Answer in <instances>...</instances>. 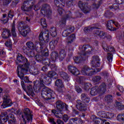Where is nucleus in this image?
<instances>
[{
    "label": "nucleus",
    "instance_id": "f257e3e1",
    "mask_svg": "<svg viewBox=\"0 0 124 124\" xmlns=\"http://www.w3.org/2000/svg\"><path fill=\"white\" fill-rule=\"evenodd\" d=\"M16 63L18 65L16 69V73L20 79L23 80L25 83H29L30 80L28 77H25V74L28 73L30 68V63L26 57L22 54H18L17 56Z\"/></svg>",
    "mask_w": 124,
    "mask_h": 124
},
{
    "label": "nucleus",
    "instance_id": "f03ea898",
    "mask_svg": "<svg viewBox=\"0 0 124 124\" xmlns=\"http://www.w3.org/2000/svg\"><path fill=\"white\" fill-rule=\"evenodd\" d=\"M40 81L36 80V81H33V88L34 90H36L37 93L41 91V88L44 87V84L43 82H45L46 85H50L52 82V78L49 77L47 75H45V74L41 73L40 75L39 78Z\"/></svg>",
    "mask_w": 124,
    "mask_h": 124
},
{
    "label": "nucleus",
    "instance_id": "7ed1b4c3",
    "mask_svg": "<svg viewBox=\"0 0 124 124\" xmlns=\"http://www.w3.org/2000/svg\"><path fill=\"white\" fill-rule=\"evenodd\" d=\"M56 104V109H52L51 113L54 114L56 118L61 119L63 114V113H62L63 108L65 111H67L68 110V106L65 104H63V103L60 100L57 101Z\"/></svg>",
    "mask_w": 124,
    "mask_h": 124
},
{
    "label": "nucleus",
    "instance_id": "20e7f679",
    "mask_svg": "<svg viewBox=\"0 0 124 124\" xmlns=\"http://www.w3.org/2000/svg\"><path fill=\"white\" fill-rule=\"evenodd\" d=\"M42 96L48 102H54L55 99V92L47 87L44 88L42 90Z\"/></svg>",
    "mask_w": 124,
    "mask_h": 124
},
{
    "label": "nucleus",
    "instance_id": "39448f33",
    "mask_svg": "<svg viewBox=\"0 0 124 124\" xmlns=\"http://www.w3.org/2000/svg\"><path fill=\"white\" fill-rule=\"evenodd\" d=\"M18 31L22 35V36L26 37L29 33V31H30V28L29 26L25 24V22L22 21L18 23L17 26Z\"/></svg>",
    "mask_w": 124,
    "mask_h": 124
},
{
    "label": "nucleus",
    "instance_id": "423d86ee",
    "mask_svg": "<svg viewBox=\"0 0 124 124\" xmlns=\"http://www.w3.org/2000/svg\"><path fill=\"white\" fill-rule=\"evenodd\" d=\"M24 124H27V123H30L32 121V115L31 112V110L29 108H25L23 110V114L21 115Z\"/></svg>",
    "mask_w": 124,
    "mask_h": 124
},
{
    "label": "nucleus",
    "instance_id": "0eeeda50",
    "mask_svg": "<svg viewBox=\"0 0 124 124\" xmlns=\"http://www.w3.org/2000/svg\"><path fill=\"white\" fill-rule=\"evenodd\" d=\"M41 13L44 15H46L47 17H50L52 16V11L51 10V7L48 4H44L42 5L41 10Z\"/></svg>",
    "mask_w": 124,
    "mask_h": 124
},
{
    "label": "nucleus",
    "instance_id": "6e6552de",
    "mask_svg": "<svg viewBox=\"0 0 124 124\" xmlns=\"http://www.w3.org/2000/svg\"><path fill=\"white\" fill-rule=\"evenodd\" d=\"M78 7L82 10L83 13L87 14L91 12V8L88 5V3H84L82 1H79L78 3Z\"/></svg>",
    "mask_w": 124,
    "mask_h": 124
},
{
    "label": "nucleus",
    "instance_id": "1a4fd4ad",
    "mask_svg": "<svg viewBox=\"0 0 124 124\" xmlns=\"http://www.w3.org/2000/svg\"><path fill=\"white\" fill-rule=\"evenodd\" d=\"M93 51V47L90 46V45H84L81 47V52L80 54L83 56H86L88 54H90V53Z\"/></svg>",
    "mask_w": 124,
    "mask_h": 124
},
{
    "label": "nucleus",
    "instance_id": "9d476101",
    "mask_svg": "<svg viewBox=\"0 0 124 124\" xmlns=\"http://www.w3.org/2000/svg\"><path fill=\"white\" fill-rule=\"evenodd\" d=\"M39 39L41 42H49V32H41L39 36Z\"/></svg>",
    "mask_w": 124,
    "mask_h": 124
},
{
    "label": "nucleus",
    "instance_id": "9b49d317",
    "mask_svg": "<svg viewBox=\"0 0 124 124\" xmlns=\"http://www.w3.org/2000/svg\"><path fill=\"white\" fill-rule=\"evenodd\" d=\"M76 107L79 111H81V112H85L87 111V106L86 105V103H83L81 100H77L76 101Z\"/></svg>",
    "mask_w": 124,
    "mask_h": 124
},
{
    "label": "nucleus",
    "instance_id": "f8f14e48",
    "mask_svg": "<svg viewBox=\"0 0 124 124\" xmlns=\"http://www.w3.org/2000/svg\"><path fill=\"white\" fill-rule=\"evenodd\" d=\"M74 30H75L74 26L71 25L66 26L62 33V36L63 37L68 36V34H70V33L74 31Z\"/></svg>",
    "mask_w": 124,
    "mask_h": 124
},
{
    "label": "nucleus",
    "instance_id": "ddd939ff",
    "mask_svg": "<svg viewBox=\"0 0 124 124\" xmlns=\"http://www.w3.org/2000/svg\"><path fill=\"white\" fill-rule=\"evenodd\" d=\"M40 52L42 54L43 56L45 57H48L49 56V52L48 49L46 48V46L43 42H40Z\"/></svg>",
    "mask_w": 124,
    "mask_h": 124
},
{
    "label": "nucleus",
    "instance_id": "4468645a",
    "mask_svg": "<svg viewBox=\"0 0 124 124\" xmlns=\"http://www.w3.org/2000/svg\"><path fill=\"white\" fill-rule=\"evenodd\" d=\"M99 57L97 56H93L92 57L91 63L93 67H99L100 62H99Z\"/></svg>",
    "mask_w": 124,
    "mask_h": 124
},
{
    "label": "nucleus",
    "instance_id": "2eb2a0df",
    "mask_svg": "<svg viewBox=\"0 0 124 124\" xmlns=\"http://www.w3.org/2000/svg\"><path fill=\"white\" fill-rule=\"evenodd\" d=\"M8 120V114L7 112L3 111L0 115V124H4Z\"/></svg>",
    "mask_w": 124,
    "mask_h": 124
},
{
    "label": "nucleus",
    "instance_id": "dca6fc26",
    "mask_svg": "<svg viewBox=\"0 0 124 124\" xmlns=\"http://www.w3.org/2000/svg\"><path fill=\"white\" fill-rule=\"evenodd\" d=\"M3 103L2 105L5 107H3V108H5V107H9L12 105V102H11V100L9 99V96L7 95H5L3 97Z\"/></svg>",
    "mask_w": 124,
    "mask_h": 124
},
{
    "label": "nucleus",
    "instance_id": "f3484780",
    "mask_svg": "<svg viewBox=\"0 0 124 124\" xmlns=\"http://www.w3.org/2000/svg\"><path fill=\"white\" fill-rule=\"evenodd\" d=\"M69 71L73 75H79L80 72L78 70V69L74 66L70 65L68 67Z\"/></svg>",
    "mask_w": 124,
    "mask_h": 124
},
{
    "label": "nucleus",
    "instance_id": "a211bd4d",
    "mask_svg": "<svg viewBox=\"0 0 124 124\" xmlns=\"http://www.w3.org/2000/svg\"><path fill=\"white\" fill-rule=\"evenodd\" d=\"M2 37L4 38V39H6L8 38V37H10L11 36V33H10V30L8 29H4V31L2 33Z\"/></svg>",
    "mask_w": 124,
    "mask_h": 124
},
{
    "label": "nucleus",
    "instance_id": "6ab92c4d",
    "mask_svg": "<svg viewBox=\"0 0 124 124\" xmlns=\"http://www.w3.org/2000/svg\"><path fill=\"white\" fill-rule=\"evenodd\" d=\"M114 21L113 20H109L107 24V28L109 31H116L117 28H114Z\"/></svg>",
    "mask_w": 124,
    "mask_h": 124
},
{
    "label": "nucleus",
    "instance_id": "aec40b11",
    "mask_svg": "<svg viewBox=\"0 0 124 124\" xmlns=\"http://www.w3.org/2000/svg\"><path fill=\"white\" fill-rule=\"evenodd\" d=\"M60 61L61 62L63 61L66 57V52L64 49H61L59 52V54H58Z\"/></svg>",
    "mask_w": 124,
    "mask_h": 124
},
{
    "label": "nucleus",
    "instance_id": "412c9836",
    "mask_svg": "<svg viewBox=\"0 0 124 124\" xmlns=\"http://www.w3.org/2000/svg\"><path fill=\"white\" fill-rule=\"evenodd\" d=\"M59 58V53L57 51H54L50 54V59L52 60L51 62H55L57 59Z\"/></svg>",
    "mask_w": 124,
    "mask_h": 124
},
{
    "label": "nucleus",
    "instance_id": "4be33fe9",
    "mask_svg": "<svg viewBox=\"0 0 124 124\" xmlns=\"http://www.w3.org/2000/svg\"><path fill=\"white\" fill-rule=\"evenodd\" d=\"M80 98L83 103H89L90 102V98L88 95L85 93H82Z\"/></svg>",
    "mask_w": 124,
    "mask_h": 124
},
{
    "label": "nucleus",
    "instance_id": "5701e85b",
    "mask_svg": "<svg viewBox=\"0 0 124 124\" xmlns=\"http://www.w3.org/2000/svg\"><path fill=\"white\" fill-rule=\"evenodd\" d=\"M103 48L106 52H114L115 49L113 46H107V45L105 44V42H103Z\"/></svg>",
    "mask_w": 124,
    "mask_h": 124
},
{
    "label": "nucleus",
    "instance_id": "b1692460",
    "mask_svg": "<svg viewBox=\"0 0 124 124\" xmlns=\"http://www.w3.org/2000/svg\"><path fill=\"white\" fill-rule=\"evenodd\" d=\"M54 3L57 7L60 8H62L65 4L63 0H54Z\"/></svg>",
    "mask_w": 124,
    "mask_h": 124
},
{
    "label": "nucleus",
    "instance_id": "393cba45",
    "mask_svg": "<svg viewBox=\"0 0 124 124\" xmlns=\"http://www.w3.org/2000/svg\"><path fill=\"white\" fill-rule=\"evenodd\" d=\"M91 69L92 68L89 67V66L87 65H85L81 69V72L83 75L87 76L88 73H89V71H90V70H91Z\"/></svg>",
    "mask_w": 124,
    "mask_h": 124
},
{
    "label": "nucleus",
    "instance_id": "a878e982",
    "mask_svg": "<svg viewBox=\"0 0 124 124\" xmlns=\"http://www.w3.org/2000/svg\"><path fill=\"white\" fill-rule=\"evenodd\" d=\"M27 90L28 91V92H27V94H28L30 96L33 97V96H34V93L32 90V86L31 85L28 86Z\"/></svg>",
    "mask_w": 124,
    "mask_h": 124
},
{
    "label": "nucleus",
    "instance_id": "bb28decb",
    "mask_svg": "<svg viewBox=\"0 0 124 124\" xmlns=\"http://www.w3.org/2000/svg\"><path fill=\"white\" fill-rule=\"evenodd\" d=\"M93 121L94 124H103L105 121H103L101 119H100L99 117H97L95 116L93 117Z\"/></svg>",
    "mask_w": 124,
    "mask_h": 124
},
{
    "label": "nucleus",
    "instance_id": "cd10ccee",
    "mask_svg": "<svg viewBox=\"0 0 124 124\" xmlns=\"http://www.w3.org/2000/svg\"><path fill=\"white\" fill-rule=\"evenodd\" d=\"M35 0H26L24 1V4L30 5L29 8H30V9H31L34 4H35Z\"/></svg>",
    "mask_w": 124,
    "mask_h": 124
},
{
    "label": "nucleus",
    "instance_id": "c85d7f7f",
    "mask_svg": "<svg viewBox=\"0 0 124 124\" xmlns=\"http://www.w3.org/2000/svg\"><path fill=\"white\" fill-rule=\"evenodd\" d=\"M47 75H48L51 78L57 79L58 78V74L55 73V71H49L48 72Z\"/></svg>",
    "mask_w": 124,
    "mask_h": 124
},
{
    "label": "nucleus",
    "instance_id": "c756f323",
    "mask_svg": "<svg viewBox=\"0 0 124 124\" xmlns=\"http://www.w3.org/2000/svg\"><path fill=\"white\" fill-rule=\"evenodd\" d=\"M61 77H62L64 81H66L67 82H68L69 81V77L68 76V75L66 74L65 72H61L60 73Z\"/></svg>",
    "mask_w": 124,
    "mask_h": 124
},
{
    "label": "nucleus",
    "instance_id": "7c9ffc66",
    "mask_svg": "<svg viewBox=\"0 0 124 124\" xmlns=\"http://www.w3.org/2000/svg\"><path fill=\"white\" fill-rule=\"evenodd\" d=\"M105 101H106L107 103L113 102V96L110 94L106 95L105 97Z\"/></svg>",
    "mask_w": 124,
    "mask_h": 124
},
{
    "label": "nucleus",
    "instance_id": "2f4dec72",
    "mask_svg": "<svg viewBox=\"0 0 124 124\" xmlns=\"http://www.w3.org/2000/svg\"><path fill=\"white\" fill-rule=\"evenodd\" d=\"M11 33L13 37L15 38L17 37V33H16V28H15V24L14 22L13 23V26L11 30Z\"/></svg>",
    "mask_w": 124,
    "mask_h": 124
},
{
    "label": "nucleus",
    "instance_id": "473e14b6",
    "mask_svg": "<svg viewBox=\"0 0 124 124\" xmlns=\"http://www.w3.org/2000/svg\"><path fill=\"white\" fill-rule=\"evenodd\" d=\"M58 42H59V38H57L56 40H52L49 43V46L50 48H52V49H54V48H55V46H57Z\"/></svg>",
    "mask_w": 124,
    "mask_h": 124
},
{
    "label": "nucleus",
    "instance_id": "72a5a7b5",
    "mask_svg": "<svg viewBox=\"0 0 124 124\" xmlns=\"http://www.w3.org/2000/svg\"><path fill=\"white\" fill-rule=\"evenodd\" d=\"M83 55L81 54V55L79 57H74V60L77 63H79L82 62V61H85V59L83 58Z\"/></svg>",
    "mask_w": 124,
    "mask_h": 124
},
{
    "label": "nucleus",
    "instance_id": "f704fd0d",
    "mask_svg": "<svg viewBox=\"0 0 124 124\" xmlns=\"http://www.w3.org/2000/svg\"><path fill=\"white\" fill-rule=\"evenodd\" d=\"M55 86L58 87V88H61L62 89L64 88V85H63L62 81L60 79L56 80L55 82Z\"/></svg>",
    "mask_w": 124,
    "mask_h": 124
},
{
    "label": "nucleus",
    "instance_id": "c9c22d12",
    "mask_svg": "<svg viewBox=\"0 0 124 124\" xmlns=\"http://www.w3.org/2000/svg\"><path fill=\"white\" fill-rule=\"evenodd\" d=\"M50 34L52 37H55L57 36V28L56 27H52L49 30Z\"/></svg>",
    "mask_w": 124,
    "mask_h": 124
},
{
    "label": "nucleus",
    "instance_id": "e433bc0d",
    "mask_svg": "<svg viewBox=\"0 0 124 124\" xmlns=\"http://www.w3.org/2000/svg\"><path fill=\"white\" fill-rule=\"evenodd\" d=\"M75 34L73 33L71 35H70L68 38H67V43L68 44H71L72 42H73V40L75 39Z\"/></svg>",
    "mask_w": 124,
    "mask_h": 124
},
{
    "label": "nucleus",
    "instance_id": "4c0bfd02",
    "mask_svg": "<svg viewBox=\"0 0 124 124\" xmlns=\"http://www.w3.org/2000/svg\"><path fill=\"white\" fill-rule=\"evenodd\" d=\"M26 46L28 47H29L30 50H34V49L35 48V46H34V44H33V43L31 41H29L26 43Z\"/></svg>",
    "mask_w": 124,
    "mask_h": 124
},
{
    "label": "nucleus",
    "instance_id": "58836bf2",
    "mask_svg": "<svg viewBox=\"0 0 124 124\" xmlns=\"http://www.w3.org/2000/svg\"><path fill=\"white\" fill-rule=\"evenodd\" d=\"M64 16L63 18L66 20L67 19H69V18L71 17V12H70V11H64Z\"/></svg>",
    "mask_w": 124,
    "mask_h": 124
},
{
    "label": "nucleus",
    "instance_id": "ea45409f",
    "mask_svg": "<svg viewBox=\"0 0 124 124\" xmlns=\"http://www.w3.org/2000/svg\"><path fill=\"white\" fill-rule=\"evenodd\" d=\"M42 63H44L46 65H47L48 66H50L51 64V60L47 58H44Z\"/></svg>",
    "mask_w": 124,
    "mask_h": 124
},
{
    "label": "nucleus",
    "instance_id": "a19ab883",
    "mask_svg": "<svg viewBox=\"0 0 124 124\" xmlns=\"http://www.w3.org/2000/svg\"><path fill=\"white\" fill-rule=\"evenodd\" d=\"M99 89L102 93H105V92H106V84L105 83H102Z\"/></svg>",
    "mask_w": 124,
    "mask_h": 124
},
{
    "label": "nucleus",
    "instance_id": "79ce46f5",
    "mask_svg": "<svg viewBox=\"0 0 124 124\" xmlns=\"http://www.w3.org/2000/svg\"><path fill=\"white\" fill-rule=\"evenodd\" d=\"M35 59L37 62H43V60H44V58L43 56H41L40 55H36L35 56Z\"/></svg>",
    "mask_w": 124,
    "mask_h": 124
},
{
    "label": "nucleus",
    "instance_id": "37998d69",
    "mask_svg": "<svg viewBox=\"0 0 124 124\" xmlns=\"http://www.w3.org/2000/svg\"><path fill=\"white\" fill-rule=\"evenodd\" d=\"M116 107L119 110H124V105L123 103H120V102H117L116 103Z\"/></svg>",
    "mask_w": 124,
    "mask_h": 124
},
{
    "label": "nucleus",
    "instance_id": "c03bdc74",
    "mask_svg": "<svg viewBox=\"0 0 124 124\" xmlns=\"http://www.w3.org/2000/svg\"><path fill=\"white\" fill-rule=\"evenodd\" d=\"M100 80H101V77L100 76H95L93 78V81L94 83H96L97 84L100 82Z\"/></svg>",
    "mask_w": 124,
    "mask_h": 124
},
{
    "label": "nucleus",
    "instance_id": "a18cd8bd",
    "mask_svg": "<svg viewBox=\"0 0 124 124\" xmlns=\"http://www.w3.org/2000/svg\"><path fill=\"white\" fill-rule=\"evenodd\" d=\"M113 15V13L109 11H107L105 14V16L107 18H108V19H110Z\"/></svg>",
    "mask_w": 124,
    "mask_h": 124
},
{
    "label": "nucleus",
    "instance_id": "49530a36",
    "mask_svg": "<svg viewBox=\"0 0 124 124\" xmlns=\"http://www.w3.org/2000/svg\"><path fill=\"white\" fill-rule=\"evenodd\" d=\"M90 94H91V95H95L97 94V89H96L95 87H93L91 88Z\"/></svg>",
    "mask_w": 124,
    "mask_h": 124
},
{
    "label": "nucleus",
    "instance_id": "de8ad7c7",
    "mask_svg": "<svg viewBox=\"0 0 124 124\" xmlns=\"http://www.w3.org/2000/svg\"><path fill=\"white\" fill-rule=\"evenodd\" d=\"M92 6L94 9H98L99 6H100V1H99L98 2L93 3Z\"/></svg>",
    "mask_w": 124,
    "mask_h": 124
},
{
    "label": "nucleus",
    "instance_id": "09e8293b",
    "mask_svg": "<svg viewBox=\"0 0 124 124\" xmlns=\"http://www.w3.org/2000/svg\"><path fill=\"white\" fill-rule=\"evenodd\" d=\"M97 115L100 118H105L106 119V113L104 111H99Z\"/></svg>",
    "mask_w": 124,
    "mask_h": 124
},
{
    "label": "nucleus",
    "instance_id": "8fccbe9b",
    "mask_svg": "<svg viewBox=\"0 0 124 124\" xmlns=\"http://www.w3.org/2000/svg\"><path fill=\"white\" fill-rule=\"evenodd\" d=\"M66 21V19L65 18H62L61 21L60 22V26L62 28H63L65 27V22Z\"/></svg>",
    "mask_w": 124,
    "mask_h": 124
},
{
    "label": "nucleus",
    "instance_id": "3c124183",
    "mask_svg": "<svg viewBox=\"0 0 124 124\" xmlns=\"http://www.w3.org/2000/svg\"><path fill=\"white\" fill-rule=\"evenodd\" d=\"M109 7L110 9H114V10H116L120 7V6L119 5V4L116 3L115 4H113L112 6H109Z\"/></svg>",
    "mask_w": 124,
    "mask_h": 124
},
{
    "label": "nucleus",
    "instance_id": "603ef678",
    "mask_svg": "<svg viewBox=\"0 0 124 124\" xmlns=\"http://www.w3.org/2000/svg\"><path fill=\"white\" fill-rule=\"evenodd\" d=\"M107 59L109 62H112L113 61V54L111 53H108Z\"/></svg>",
    "mask_w": 124,
    "mask_h": 124
},
{
    "label": "nucleus",
    "instance_id": "864d4df0",
    "mask_svg": "<svg viewBox=\"0 0 124 124\" xmlns=\"http://www.w3.org/2000/svg\"><path fill=\"white\" fill-rule=\"evenodd\" d=\"M91 87H92V84L90 83H85L84 89L85 91H88Z\"/></svg>",
    "mask_w": 124,
    "mask_h": 124
},
{
    "label": "nucleus",
    "instance_id": "5fc2aeb1",
    "mask_svg": "<svg viewBox=\"0 0 124 124\" xmlns=\"http://www.w3.org/2000/svg\"><path fill=\"white\" fill-rule=\"evenodd\" d=\"M20 1V0H13L11 6L12 7H16V5L18 4V3Z\"/></svg>",
    "mask_w": 124,
    "mask_h": 124
},
{
    "label": "nucleus",
    "instance_id": "6e6d98bb",
    "mask_svg": "<svg viewBox=\"0 0 124 124\" xmlns=\"http://www.w3.org/2000/svg\"><path fill=\"white\" fill-rule=\"evenodd\" d=\"M27 55L30 58H33V57H35V53H34L33 50H31V49L30 50V51Z\"/></svg>",
    "mask_w": 124,
    "mask_h": 124
},
{
    "label": "nucleus",
    "instance_id": "4d7b16f0",
    "mask_svg": "<svg viewBox=\"0 0 124 124\" xmlns=\"http://www.w3.org/2000/svg\"><path fill=\"white\" fill-rule=\"evenodd\" d=\"M41 24L43 28H46L47 27V24H46V19H45V18H42L41 19Z\"/></svg>",
    "mask_w": 124,
    "mask_h": 124
},
{
    "label": "nucleus",
    "instance_id": "13d9d810",
    "mask_svg": "<svg viewBox=\"0 0 124 124\" xmlns=\"http://www.w3.org/2000/svg\"><path fill=\"white\" fill-rule=\"evenodd\" d=\"M51 70L52 71H57V65H56V64L55 63H51L50 65H49Z\"/></svg>",
    "mask_w": 124,
    "mask_h": 124
},
{
    "label": "nucleus",
    "instance_id": "bf43d9fd",
    "mask_svg": "<svg viewBox=\"0 0 124 124\" xmlns=\"http://www.w3.org/2000/svg\"><path fill=\"white\" fill-rule=\"evenodd\" d=\"M62 120L64 122V123H67L68 122V120H69V116L67 114H64L62 116Z\"/></svg>",
    "mask_w": 124,
    "mask_h": 124
},
{
    "label": "nucleus",
    "instance_id": "052dcab7",
    "mask_svg": "<svg viewBox=\"0 0 124 124\" xmlns=\"http://www.w3.org/2000/svg\"><path fill=\"white\" fill-rule=\"evenodd\" d=\"M100 38L102 39H105V38H108L107 34L104 31H102L101 35H100Z\"/></svg>",
    "mask_w": 124,
    "mask_h": 124
},
{
    "label": "nucleus",
    "instance_id": "680f3d73",
    "mask_svg": "<svg viewBox=\"0 0 124 124\" xmlns=\"http://www.w3.org/2000/svg\"><path fill=\"white\" fill-rule=\"evenodd\" d=\"M5 46L8 47V48H11L12 47V43L11 40L7 41L5 43Z\"/></svg>",
    "mask_w": 124,
    "mask_h": 124
},
{
    "label": "nucleus",
    "instance_id": "e2e57ef3",
    "mask_svg": "<svg viewBox=\"0 0 124 124\" xmlns=\"http://www.w3.org/2000/svg\"><path fill=\"white\" fill-rule=\"evenodd\" d=\"M93 27H85L84 29V31L85 32H90V31H93Z\"/></svg>",
    "mask_w": 124,
    "mask_h": 124
},
{
    "label": "nucleus",
    "instance_id": "0e129e2a",
    "mask_svg": "<svg viewBox=\"0 0 124 124\" xmlns=\"http://www.w3.org/2000/svg\"><path fill=\"white\" fill-rule=\"evenodd\" d=\"M113 117H114V113H106V119H112Z\"/></svg>",
    "mask_w": 124,
    "mask_h": 124
},
{
    "label": "nucleus",
    "instance_id": "69168bd1",
    "mask_svg": "<svg viewBox=\"0 0 124 124\" xmlns=\"http://www.w3.org/2000/svg\"><path fill=\"white\" fill-rule=\"evenodd\" d=\"M31 73H32V74H33V75H37L39 74V73H40V72H39V70H38V69H33L31 71Z\"/></svg>",
    "mask_w": 124,
    "mask_h": 124
},
{
    "label": "nucleus",
    "instance_id": "338daca9",
    "mask_svg": "<svg viewBox=\"0 0 124 124\" xmlns=\"http://www.w3.org/2000/svg\"><path fill=\"white\" fill-rule=\"evenodd\" d=\"M30 48L27 46H23V52L25 53V54H27V55L30 53Z\"/></svg>",
    "mask_w": 124,
    "mask_h": 124
},
{
    "label": "nucleus",
    "instance_id": "774afa93",
    "mask_svg": "<svg viewBox=\"0 0 124 124\" xmlns=\"http://www.w3.org/2000/svg\"><path fill=\"white\" fill-rule=\"evenodd\" d=\"M8 123L9 124H16V119H8Z\"/></svg>",
    "mask_w": 124,
    "mask_h": 124
}]
</instances>
